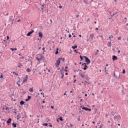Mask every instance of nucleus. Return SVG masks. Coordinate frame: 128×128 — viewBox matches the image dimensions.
Here are the masks:
<instances>
[{
  "mask_svg": "<svg viewBox=\"0 0 128 128\" xmlns=\"http://www.w3.org/2000/svg\"><path fill=\"white\" fill-rule=\"evenodd\" d=\"M42 58L44 57H43L42 54H38L36 56V59L40 61L42 60Z\"/></svg>",
  "mask_w": 128,
  "mask_h": 128,
  "instance_id": "f257e3e1",
  "label": "nucleus"
},
{
  "mask_svg": "<svg viewBox=\"0 0 128 128\" xmlns=\"http://www.w3.org/2000/svg\"><path fill=\"white\" fill-rule=\"evenodd\" d=\"M83 58H85V62H86L87 64H90V58H88V56H84Z\"/></svg>",
  "mask_w": 128,
  "mask_h": 128,
  "instance_id": "f03ea898",
  "label": "nucleus"
},
{
  "mask_svg": "<svg viewBox=\"0 0 128 128\" xmlns=\"http://www.w3.org/2000/svg\"><path fill=\"white\" fill-rule=\"evenodd\" d=\"M60 58H58L56 62V68H58L60 66Z\"/></svg>",
  "mask_w": 128,
  "mask_h": 128,
  "instance_id": "7ed1b4c3",
  "label": "nucleus"
},
{
  "mask_svg": "<svg viewBox=\"0 0 128 128\" xmlns=\"http://www.w3.org/2000/svg\"><path fill=\"white\" fill-rule=\"evenodd\" d=\"M94 34H90L88 40H94Z\"/></svg>",
  "mask_w": 128,
  "mask_h": 128,
  "instance_id": "20e7f679",
  "label": "nucleus"
},
{
  "mask_svg": "<svg viewBox=\"0 0 128 128\" xmlns=\"http://www.w3.org/2000/svg\"><path fill=\"white\" fill-rule=\"evenodd\" d=\"M82 66H84V68H82L84 70H86L87 68H88V66H87L86 63L84 62L82 64Z\"/></svg>",
  "mask_w": 128,
  "mask_h": 128,
  "instance_id": "39448f33",
  "label": "nucleus"
},
{
  "mask_svg": "<svg viewBox=\"0 0 128 128\" xmlns=\"http://www.w3.org/2000/svg\"><path fill=\"white\" fill-rule=\"evenodd\" d=\"M82 110H86V112H92V109L90 108H88L86 107H82Z\"/></svg>",
  "mask_w": 128,
  "mask_h": 128,
  "instance_id": "423d86ee",
  "label": "nucleus"
},
{
  "mask_svg": "<svg viewBox=\"0 0 128 128\" xmlns=\"http://www.w3.org/2000/svg\"><path fill=\"white\" fill-rule=\"evenodd\" d=\"M114 120H120L122 118V117L120 116V115H118L114 116Z\"/></svg>",
  "mask_w": 128,
  "mask_h": 128,
  "instance_id": "0eeeda50",
  "label": "nucleus"
},
{
  "mask_svg": "<svg viewBox=\"0 0 128 128\" xmlns=\"http://www.w3.org/2000/svg\"><path fill=\"white\" fill-rule=\"evenodd\" d=\"M34 30L30 31V32H28L27 34H26L27 36H30V34H34Z\"/></svg>",
  "mask_w": 128,
  "mask_h": 128,
  "instance_id": "6e6552de",
  "label": "nucleus"
},
{
  "mask_svg": "<svg viewBox=\"0 0 128 128\" xmlns=\"http://www.w3.org/2000/svg\"><path fill=\"white\" fill-rule=\"evenodd\" d=\"M28 75H26L25 78H24L23 81H22L23 83L26 82L28 80Z\"/></svg>",
  "mask_w": 128,
  "mask_h": 128,
  "instance_id": "1a4fd4ad",
  "label": "nucleus"
},
{
  "mask_svg": "<svg viewBox=\"0 0 128 128\" xmlns=\"http://www.w3.org/2000/svg\"><path fill=\"white\" fill-rule=\"evenodd\" d=\"M38 36L39 38H42V36H44V35L42 34V32H40L38 33Z\"/></svg>",
  "mask_w": 128,
  "mask_h": 128,
  "instance_id": "9d476101",
  "label": "nucleus"
},
{
  "mask_svg": "<svg viewBox=\"0 0 128 128\" xmlns=\"http://www.w3.org/2000/svg\"><path fill=\"white\" fill-rule=\"evenodd\" d=\"M112 60H118V56H112Z\"/></svg>",
  "mask_w": 128,
  "mask_h": 128,
  "instance_id": "9b49d317",
  "label": "nucleus"
},
{
  "mask_svg": "<svg viewBox=\"0 0 128 128\" xmlns=\"http://www.w3.org/2000/svg\"><path fill=\"white\" fill-rule=\"evenodd\" d=\"M12 122V118H10L8 120L6 121V124H10Z\"/></svg>",
  "mask_w": 128,
  "mask_h": 128,
  "instance_id": "f8f14e48",
  "label": "nucleus"
},
{
  "mask_svg": "<svg viewBox=\"0 0 128 128\" xmlns=\"http://www.w3.org/2000/svg\"><path fill=\"white\" fill-rule=\"evenodd\" d=\"M22 118V115H20V114H19L18 115L16 116V118L17 120H20Z\"/></svg>",
  "mask_w": 128,
  "mask_h": 128,
  "instance_id": "ddd939ff",
  "label": "nucleus"
},
{
  "mask_svg": "<svg viewBox=\"0 0 128 128\" xmlns=\"http://www.w3.org/2000/svg\"><path fill=\"white\" fill-rule=\"evenodd\" d=\"M20 104L21 106H24V100H21V101L20 102Z\"/></svg>",
  "mask_w": 128,
  "mask_h": 128,
  "instance_id": "4468645a",
  "label": "nucleus"
},
{
  "mask_svg": "<svg viewBox=\"0 0 128 128\" xmlns=\"http://www.w3.org/2000/svg\"><path fill=\"white\" fill-rule=\"evenodd\" d=\"M29 92H34V88H30L29 89Z\"/></svg>",
  "mask_w": 128,
  "mask_h": 128,
  "instance_id": "2eb2a0df",
  "label": "nucleus"
},
{
  "mask_svg": "<svg viewBox=\"0 0 128 128\" xmlns=\"http://www.w3.org/2000/svg\"><path fill=\"white\" fill-rule=\"evenodd\" d=\"M108 46L110 48V46H112V42H108Z\"/></svg>",
  "mask_w": 128,
  "mask_h": 128,
  "instance_id": "dca6fc26",
  "label": "nucleus"
},
{
  "mask_svg": "<svg viewBox=\"0 0 128 128\" xmlns=\"http://www.w3.org/2000/svg\"><path fill=\"white\" fill-rule=\"evenodd\" d=\"M78 48V46L76 45L72 46V48H73V50H75V48Z\"/></svg>",
  "mask_w": 128,
  "mask_h": 128,
  "instance_id": "f3484780",
  "label": "nucleus"
},
{
  "mask_svg": "<svg viewBox=\"0 0 128 128\" xmlns=\"http://www.w3.org/2000/svg\"><path fill=\"white\" fill-rule=\"evenodd\" d=\"M18 68H22V66H23L22 64L20 62L18 63Z\"/></svg>",
  "mask_w": 128,
  "mask_h": 128,
  "instance_id": "a211bd4d",
  "label": "nucleus"
},
{
  "mask_svg": "<svg viewBox=\"0 0 128 128\" xmlns=\"http://www.w3.org/2000/svg\"><path fill=\"white\" fill-rule=\"evenodd\" d=\"M12 126H14V128H16V124H14V122H13L12 124Z\"/></svg>",
  "mask_w": 128,
  "mask_h": 128,
  "instance_id": "6ab92c4d",
  "label": "nucleus"
},
{
  "mask_svg": "<svg viewBox=\"0 0 128 128\" xmlns=\"http://www.w3.org/2000/svg\"><path fill=\"white\" fill-rule=\"evenodd\" d=\"M16 84H18V86H20V80H18Z\"/></svg>",
  "mask_w": 128,
  "mask_h": 128,
  "instance_id": "aec40b11",
  "label": "nucleus"
},
{
  "mask_svg": "<svg viewBox=\"0 0 128 128\" xmlns=\"http://www.w3.org/2000/svg\"><path fill=\"white\" fill-rule=\"evenodd\" d=\"M84 2L86 4H89L90 2H88L86 0H84Z\"/></svg>",
  "mask_w": 128,
  "mask_h": 128,
  "instance_id": "412c9836",
  "label": "nucleus"
},
{
  "mask_svg": "<svg viewBox=\"0 0 128 128\" xmlns=\"http://www.w3.org/2000/svg\"><path fill=\"white\" fill-rule=\"evenodd\" d=\"M12 74H14L15 76H18V74L16 72H13Z\"/></svg>",
  "mask_w": 128,
  "mask_h": 128,
  "instance_id": "4be33fe9",
  "label": "nucleus"
},
{
  "mask_svg": "<svg viewBox=\"0 0 128 128\" xmlns=\"http://www.w3.org/2000/svg\"><path fill=\"white\" fill-rule=\"evenodd\" d=\"M18 50L16 48H10V50Z\"/></svg>",
  "mask_w": 128,
  "mask_h": 128,
  "instance_id": "5701e85b",
  "label": "nucleus"
},
{
  "mask_svg": "<svg viewBox=\"0 0 128 128\" xmlns=\"http://www.w3.org/2000/svg\"><path fill=\"white\" fill-rule=\"evenodd\" d=\"M56 54H58V48H56Z\"/></svg>",
  "mask_w": 128,
  "mask_h": 128,
  "instance_id": "b1692460",
  "label": "nucleus"
},
{
  "mask_svg": "<svg viewBox=\"0 0 128 128\" xmlns=\"http://www.w3.org/2000/svg\"><path fill=\"white\" fill-rule=\"evenodd\" d=\"M80 76H81V77L82 78H84V74H81Z\"/></svg>",
  "mask_w": 128,
  "mask_h": 128,
  "instance_id": "393cba45",
  "label": "nucleus"
},
{
  "mask_svg": "<svg viewBox=\"0 0 128 128\" xmlns=\"http://www.w3.org/2000/svg\"><path fill=\"white\" fill-rule=\"evenodd\" d=\"M60 58V62L61 60H62V62H64V58Z\"/></svg>",
  "mask_w": 128,
  "mask_h": 128,
  "instance_id": "a878e982",
  "label": "nucleus"
},
{
  "mask_svg": "<svg viewBox=\"0 0 128 128\" xmlns=\"http://www.w3.org/2000/svg\"><path fill=\"white\" fill-rule=\"evenodd\" d=\"M98 52H99L98 50H96V52H95V56H98Z\"/></svg>",
  "mask_w": 128,
  "mask_h": 128,
  "instance_id": "bb28decb",
  "label": "nucleus"
},
{
  "mask_svg": "<svg viewBox=\"0 0 128 128\" xmlns=\"http://www.w3.org/2000/svg\"><path fill=\"white\" fill-rule=\"evenodd\" d=\"M58 119H59L61 122H62V120H64L62 119V116L60 117V118H58Z\"/></svg>",
  "mask_w": 128,
  "mask_h": 128,
  "instance_id": "cd10ccee",
  "label": "nucleus"
},
{
  "mask_svg": "<svg viewBox=\"0 0 128 128\" xmlns=\"http://www.w3.org/2000/svg\"><path fill=\"white\" fill-rule=\"evenodd\" d=\"M9 20L12 21V16H11L9 18Z\"/></svg>",
  "mask_w": 128,
  "mask_h": 128,
  "instance_id": "c85d7f7f",
  "label": "nucleus"
},
{
  "mask_svg": "<svg viewBox=\"0 0 128 128\" xmlns=\"http://www.w3.org/2000/svg\"><path fill=\"white\" fill-rule=\"evenodd\" d=\"M40 9L42 10H46L44 9V7H40Z\"/></svg>",
  "mask_w": 128,
  "mask_h": 128,
  "instance_id": "c756f323",
  "label": "nucleus"
},
{
  "mask_svg": "<svg viewBox=\"0 0 128 128\" xmlns=\"http://www.w3.org/2000/svg\"><path fill=\"white\" fill-rule=\"evenodd\" d=\"M30 98H32V96H28V99L30 100Z\"/></svg>",
  "mask_w": 128,
  "mask_h": 128,
  "instance_id": "7c9ffc66",
  "label": "nucleus"
},
{
  "mask_svg": "<svg viewBox=\"0 0 128 128\" xmlns=\"http://www.w3.org/2000/svg\"><path fill=\"white\" fill-rule=\"evenodd\" d=\"M26 72H30V68H28L26 70Z\"/></svg>",
  "mask_w": 128,
  "mask_h": 128,
  "instance_id": "2f4dec72",
  "label": "nucleus"
},
{
  "mask_svg": "<svg viewBox=\"0 0 128 128\" xmlns=\"http://www.w3.org/2000/svg\"><path fill=\"white\" fill-rule=\"evenodd\" d=\"M80 58L81 60H84V58L82 56H80Z\"/></svg>",
  "mask_w": 128,
  "mask_h": 128,
  "instance_id": "473e14b6",
  "label": "nucleus"
},
{
  "mask_svg": "<svg viewBox=\"0 0 128 128\" xmlns=\"http://www.w3.org/2000/svg\"><path fill=\"white\" fill-rule=\"evenodd\" d=\"M61 74L62 76V77L64 76V72L61 71Z\"/></svg>",
  "mask_w": 128,
  "mask_h": 128,
  "instance_id": "72a5a7b5",
  "label": "nucleus"
},
{
  "mask_svg": "<svg viewBox=\"0 0 128 128\" xmlns=\"http://www.w3.org/2000/svg\"><path fill=\"white\" fill-rule=\"evenodd\" d=\"M48 123H44V124H43V126H48Z\"/></svg>",
  "mask_w": 128,
  "mask_h": 128,
  "instance_id": "f704fd0d",
  "label": "nucleus"
},
{
  "mask_svg": "<svg viewBox=\"0 0 128 128\" xmlns=\"http://www.w3.org/2000/svg\"><path fill=\"white\" fill-rule=\"evenodd\" d=\"M122 73L126 74V70L124 69L123 70Z\"/></svg>",
  "mask_w": 128,
  "mask_h": 128,
  "instance_id": "c9c22d12",
  "label": "nucleus"
},
{
  "mask_svg": "<svg viewBox=\"0 0 128 128\" xmlns=\"http://www.w3.org/2000/svg\"><path fill=\"white\" fill-rule=\"evenodd\" d=\"M111 114H112V116H114V114H115V113L114 112V111H112V112H111Z\"/></svg>",
  "mask_w": 128,
  "mask_h": 128,
  "instance_id": "e433bc0d",
  "label": "nucleus"
},
{
  "mask_svg": "<svg viewBox=\"0 0 128 128\" xmlns=\"http://www.w3.org/2000/svg\"><path fill=\"white\" fill-rule=\"evenodd\" d=\"M41 6H42V7L44 8V6H46V4H42V3H41Z\"/></svg>",
  "mask_w": 128,
  "mask_h": 128,
  "instance_id": "4c0bfd02",
  "label": "nucleus"
},
{
  "mask_svg": "<svg viewBox=\"0 0 128 128\" xmlns=\"http://www.w3.org/2000/svg\"><path fill=\"white\" fill-rule=\"evenodd\" d=\"M22 94H26V92H24V91H23V92H22Z\"/></svg>",
  "mask_w": 128,
  "mask_h": 128,
  "instance_id": "58836bf2",
  "label": "nucleus"
},
{
  "mask_svg": "<svg viewBox=\"0 0 128 128\" xmlns=\"http://www.w3.org/2000/svg\"><path fill=\"white\" fill-rule=\"evenodd\" d=\"M114 38L112 36H109L110 40V38Z\"/></svg>",
  "mask_w": 128,
  "mask_h": 128,
  "instance_id": "ea45409f",
  "label": "nucleus"
},
{
  "mask_svg": "<svg viewBox=\"0 0 128 128\" xmlns=\"http://www.w3.org/2000/svg\"><path fill=\"white\" fill-rule=\"evenodd\" d=\"M64 68L62 67V70H61L60 72H64Z\"/></svg>",
  "mask_w": 128,
  "mask_h": 128,
  "instance_id": "a19ab883",
  "label": "nucleus"
},
{
  "mask_svg": "<svg viewBox=\"0 0 128 128\" xmlns=\"http://www.w3.org/2000/svg\"><path fill=\"white\" fill-rule=\"evenodd\" d=\"M115 15H116V14H114H114H113L112 15H111V17L114 18V16H115Z\"/></svg>",
  "mask_w": 128,
  "mask_h": 128,
  "instance_id": "79ce46f5",
  "label": "nucleus"
},
{
  "mask_svg": "<svg viewBox=\"0 0 128 128\" xmlns=\"http://www.w3.org/2000/svg\"><path fill=\"white\" fill-rule=\"evenodd\" d=\"M14 114H16V108L14 109Z\"/></svg>",
  "mask_w": 128,
  "mask_h": 128,
  "instance_id": "37998d69",
  "label": "nucleus"
},
{
  "mask_svg": "<svg viewBox=\"0 0 128 128\" xmlns=\"http://www.w3.org/2000/svg\"><path fill=\"white\" fill-rule=\"evenodd\" d=\"M4 78V76H2V75H0V78Z\"/></svg>",
  "mask_w": 128,
  "mask_h": 128,
  "instance_id": "c03bdc74",
  "label": "nucleus"
},
{
  "mask_svg": "<svg viewBox=\"0 0 128 128\" xmlns=\"http://www.w3.org/2000/svg\"><path fill=\"white\" fill-rule=\"evenodd\" d=\"M100 38H102V40H103L104 38H102V36H100Z\"/></svg>",
  "mask_w": 128,
  "mask_h": 128,
  "instance_id": "a18cd8bd",
  "label": "nucleus"
},
{
  "mask_svg": "<svg viewBox=\"0 0 128 128\" xmlns=\"http://www.w3.org/2000/svg\"><path fill=\"white\" fill-rule=\"evenodd\" d=\"M74 52H76V54H78V51H76V50H74Z\"/></svg>",
  "mask_w": 128,
  "mask_h": 128,
  "instance_id": "49530a36",
  "label": "nucleus"
},
{
  "mask_svg": "<svg viewBox=\"0 0 128 128\" xmlns=\"http://www.w3.org/2000/svg\"><path fill=\"white\" fill-rule=\"evenodd\" d=\"M42 50H44V52H45L46 50H44V47L42 48Z\"/></svg>",
  "mask_w": 128,
  "mask_h": 128,
  "instance_id": "de8ad7c7",
  "label": "nucleus"
},
{
  "mask_svg": "<svg viewBox=\"0 0 128 128\" xmlns=\"http://www.w3.org/2000/svg\"><path fill=\"white\" fill-rule=\"evenodd\" d=\"M40 94H42L43 97L44 98V93H41Z\"/></svg>",
  "mask_w": 128,
  "mask_h": 128,
  "instance_id": "09e8293b",
  "label": "nucleus"
},
{
  "mask_svg": "<svg viewBox=\"0 0 128 128\" xmlns=\"http://www.w3.org/2000/svg\"><path fill=\"white\" fill-rule=\"evenodd\" d=\"M6 110H10V109L8 108V107L6 106Z\"/></svg>",
  "mask_w": 128,
  "mask_h": 128,
  "instance_id": "8fccbe9b",
  "label": "nucleus"
},
{
  "mask_svg": "<svg viewBox=\"0 0 128 128\" xmlns=\"http://www.w3.org/2000/svg\"><path fill=\"white\" fill-rule=\"evenodd\" d=\"M59 8H62V6H59Z\"/></svg>",
  "mask_w": 128,
  "mask_h": 128,
  "instance_id": "3c124183",
  "label": "nucleus"
},
{
  "mask_svg": "<svg viewBox=\"0 0 128 128\" xmlns=\"http://www.w3.org/2000/svg\"><path fill=\"white\" fill-rule=\"evenodd\" d=\"M118 40H120V37H118Z\"/></svg>",
  "mask_w": 128,
  "mask_h": 128,
  "instance_id": "603ef678",
  "label": "nucleus"
},
{
  "mask_svg": "<svg viewBox=\"0 0 128 128\" xmlns=\"http://www.w3.org/2000/svg\"><path fill=\"white\" fill-rule=\"evenodd\" d=\"M79 17H80V15H78V14L76 15L77 18H78Z\"/></svg>",
  "mask_w": 128,
  "mask_h": 128,
  "instance_id": "864d4df0",
  "label": "nucleus"
},
{
  "mask_svg": "<svg viewBox=\"0 0 128 128\" xmlns=\"http://www.w3.org/2000/svg\"><path fill=\"white\" fill-rule=\"evenodd\" d=\"M114 76L115 78H118V77L116 76V73H114Z\"/></svg>",
  "mask_w": 128,
  "mask_h": 128,
  "instance_id": "5fc2aeb1",
  "label": "nucleus"
},
{
  "mask_svg": "<svg viewBox=\"0 0 128 128\" xmlns=\"http://www.w3.org/2000/svg\"><path fill=\"white\" fill-rule=\"evenodd\" d=\"M68 38H72V35L70 34H69Z\"/></svg>",
  "mask_w": 128,
  "mask_h": 128,
  "instance_id": "6e6d98bb",
  "label": "nucleus"
},
{
  "mask_svg": "<svg viewBox=\"0 0 128 128\" xmlns=\"http://www.w3.org/2000/svg\"><path fill=\"white\" fill-rule=\"evenodd\" d=\"M49 126H50V128H52V125L50 124V125H49Z\"/></svg>",
  "mask_w": 128,
  "mask_h": 128,
  "instance_id": "4d7b16f0",
  "label": "nucleus"
},
{
  "mask_svg": "<svg viewBox=\"0 0 128 128\" xmlns=\"http://www.w3.org/2000/svg\"><path fill=\"white\" fill-rule=\"evenodd\" d=\"M6 38H7V40H9L10 37L8 36H7Z\"/></svg>",
  "mask_w": 128,
  "mask_h": 128,
  "instance_id": "13d9d810",
  "label": "nucleus"
},
{
  "mask_svg": "<svg viewBox=\"0 0 128 128\" xmlns=\"http://www.w3.org/2000/svg\"><path fill=\"white\" fill-rule=\"evenodd\" d=\"M28 100L27 98V99H26V102H28Z\"/></svg>",
  "mask_w": 128,
  "mask_h": 128,
  "instance_id": "bf43d9fd",
  "label": "nucleus"
},
{
  "mask_svg": "<svg viewBox=\"0 0 128 128\" xmlns=\"http://www.w3.org/2000/svg\"><path fill=\"white\" fill-rule=\"evenodd\" d=\"M65 74H66V76H68V72H66V73Z\"/></svg>",
  "mask_w": 128,
  "mask_h": 128,
  "instance_id": "052dcab7",
  "label": "nucleus"
},
{
  "mask_svg": "<svg viewBox=\"0 0 128 128\" xmlns=\"http://www.w3.org/2000/svg\"><path fill=\"white\" fill-rule=\"evenodd\" d=\"M64 72H68V70H66V69H64Z\"/></svg>",
  "mask_w": 128,
  "mask_h": 128,
  "instance_id": "680f3d73",
  "label": "nucleus"
},
{
  "mask_svg": "<svg viewBox=\"0 0 128 128\" xmlns=\"http://www.w3.org/2000/svg\"><path fill=\"white\" fill-rule=\"evenodd\" d=\"M78 122H80V118H78Z\"/></svg>",
  "mask_w": 128,
  "mask_h": 128,
  "instance_id": "e2e57ef3",
  "label": "nucleus"
},
{
  "mask_svg": "<svg viewBox=\"0 0 128 128\" xmlns=\"http://www.w3.org/2000/svg\"><path fill=\"white\" fill-rule=\"evenodd\" d=\"M54 106H51V108H54Z\"/></svg>",
  "mask_w": 128,
  "mask_h": 128,
  "instance_id": "0e129e2a",
  "label": "nucleus"
},
{
  "mask_svg": "<svg viewBox=\"0 0 128 128\" xmlns=\"http://www.w3.org/2000/svg\"><path fill=\"white\" fill-rule=\"evenodd\" d=\"M101 94H104V90L101 91Z\"/></svg>",
  "mask_w": 128,
  "mask_h": 128,
  "instance_id": "69168bd1",
  "label": "nucleus"
},
{
  "mask_svg": "<svg viewBox=\"0 0 128 128\" xmlns=\"http://www.w3.org/2000/svg\"><path fill=\"white\" fill-rule=\"evenodd\" d=\"M68 68V67L67 66H65L66 70V68Z\"/></svg>",
  "mask_w": 128,
  "mask_h": 128,
  "instance_id": "338daca9",
  "label": "nucleus"
},
{
  "mask_svg": "<svg viewBox=\"0 0 128 128\" xmlns=\"http://www.w3.org/2000/svg\"><path fill=\"white\" fill-rule=\"evenodd\" d=\"M70 126L72 127V124H70Z\"/></svg>",
  "mask_w": 128,
  "mask_h": 128,
  "instance_id": "774afa93",
  "label": "nucleus"
}]
</instances>
